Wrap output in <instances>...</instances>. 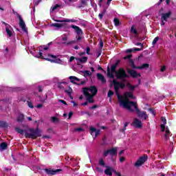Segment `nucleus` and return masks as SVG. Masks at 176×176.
<instances>
[{"mask_svg": "<svg viewBox=\"0 0 176 176\" xmlns=\"http://www.w3.org/2000/svg\"><path fill=\"white\" fill-rule=\"evenodd\" d=\"M123 107L126 109H128L129 112H134V109L131 108V107H133L138 113V118H140V119H142V120H146V119H148V118L146 111L140 110V109H138V105L137 104V103H135V102L124 101Z\"/></svg>", "mask_w": 176, "mask_h": 176, "instance_id": "1", "label": "nucleus"}, {"mask_svg": "<svg viewBox=\"0 0 176 176\" xmlns=\"http://www.w3.org/2000/svg\"><path fill=\"white\" fill-rule=\"evenodd\" d=\"M113 85L114 86V90L116 91V94L118 98V100L120 103V105H122L123 107V102H124V101H130L127 98H124L123 96H120V94H119V89H122V90H123V89L126 87V83H124V82H120L113 79Z\"/></svg>", "mask_w": 176, "mask_h": 176, "instance_id": "2", "label": "nucleus"}, {"mask_svg": "<svg viewBox=\"0 0 176 176\" xmlns=\"http://www.w3.org/2000/svg\"><path fill=\"white\" fill-rule=\"evenodd\" d=\"M161 120L162 124L160 125V129L162 133H164V140L165 141H168L170 140V134H171V132H170V129H168V126H166V124H167V120L166 119V117H162Z\"/></svg>", "mask_w": 176, "mask_h": 176, "instance_id": "3", "label": "nucleus"}, {"mask_svg": "<svg viewBox=\"0 0 176 176\" xmlns=\"http://www.w3.org/2000/svg\"><path fill=\"white\" fill-rule=\"evenodd\" d=\"M29 133L25 132V138H32V140H36L38 137H41L42 134L41 133V130L38 128H30Z\"/></svg>", "mask_w": 176, "mask_h": 176, "instance_id": "4", "label": "nucleus"}, {"mask_svg": "<svg viewBox=\"0 0 176 176\" xmlns=\"http://www.w3.org/2000/svg\"><path fill=\"white\" fill-rule=\"evenodd\" d=\"M116 77L117 79L126 82V79L130 78V76L127 74L126 70L123 67H120L116 72Z\"/></svg>", "mask_w": 176, "mask_h": 176, "instance_id": "5", "label": "nucleus"}, {"mask_svg": "<svg viewBox=\"0 0 176 176\" xmlns=\"http://www.w3.org/2000/svg\"><path fill=\"white\" fill-rule=\"evenodd\" d=\"M120 64V60H117V61L111 65V69L109 67H107V76L108 78H110L111 79H113L115 78V76L113 74H116L118 71H116V68H118V65Z\"/></svg>", "mask_w": 176, "mask_h": 176, "instance_id": "6", "label": "nucleus"}, {"mask_svg": "<svg viewBox=\"0 0 176 176\" xmlns=\"http://www.w3.org/2000/svg\"><path fill=\"white\" fill-rule=\"evenodd\" d=\"M38 55V58L45 60L46 61H50V63H58V61H60V59H57V56L55 55L49 54L47 58H45L42 53V50H39Z\"/></svg>", "mask_w": 176, "mask_h": 176, "instance_id": "7", "label": "nucleus"}, {"mask_svg": "<svg viewBox=\"0 0 176 176\" xmlns=\"http://www.w3.org/2000/svg\"><path fill=\"white\" fill-rule=\"evenodd\" d=\"M82 93L83 94H85V93H91L90 96L96 97V96H97V93H98V89H97V87L95 85L84 87L82 88Z\"/></svg>", "mask_w": 176, "mask_h": 176, "instance_id": "8", "label": "nucleus"}, {"mask_svg": "<svg viewBox=\"0 0 176 176\" xmlns=\"http://www.w3.org/2000/svg\"><path fill=\"white\" fill-rule=\"evenodd\" d=\"M108 155H110V156H111L112 158L113 157V156H118V148L113 147L111 149L104 151L103 153V156L104 157H107Z\"/></svg>", "mask_w": 176, "mask_h": 176, "instance_id": "9", "label": "nucleus"}, {"mask_svg": "<svg viewBox=\"0 0 176 176\" xmlns=\"http://www.w3.org/2000/svg\"><path fill=\"white\" fill-rule=\"evenodd\" d=\"M146 160H148V155H146L144 156L140 157L135 163V167H140V166H142V164H144Z\"/></svg>", "mask_w": 176, "mask_h": 176, "instance_id": "10", "label": "nucleus"}, {"mask_svg": "<svg viewBox=\"0 0 176 176\" xmlns=\"http://www.w3.org/2000/svg\"><path fill=\"white\" fill-rule=\"evenodd\" d=\"M44 171H45L47 175H56V174H58V173L63 171V169L45 168Z\"/></svg>", "mask_w": 176, "mask_h": 176, "instance_id": "11", "label": "nucleus"}, {"mask_svg": "<svg viewBox=\"0 0 176 176\" xmlns=\"http://www.w3.org/2000/svg\"><path fill=\"white\" fill-rule=\"evenodd\" d=\"M17 18L19 20V27L21 28V29L24 32H28L27 28H25V23H24V20H23L21 15H20L19 14H17Z\"/></svg>", "mask_w": 176, "mask_h": 176, "instance_id": "12", "label": "nucleus"}, {"mask_svg": "<svg viewBox=\"0 0 176 176\" xmlns=\"http://www.w3.org/2000/svg\"><path fill=\"white\" fill-rule=\"evenodd\" d=\"M126 72L127 74H129L131 78H135L138 76H141V74L137 73V72L134 69H127Z\"/></svg>", "mask_w": 176, "mask_h": 176, "instance_id": "13", "label": "nucleus"}, {"mask_svg": "<svg viewBox=\"0 0 176 176\" xmlns=\"http://www.w3.org/2000/svg\"><path fill=\"white\" fill-rule=\"evenodd\" d=\"M132 126L136 129H141L142 127V122L138 118H134Z\"/></svg>", "mask_w": 176, "mask_h": 176, "instance_id": "14", "label": "nucleus"}, {"mask_svg": "<svg viewBox=\"0 0 176 176\" xmlns=\"http://www.w3.org/2000/svg\"><path fill=\"white\" fill-rule=\"evenodd\" d=\"M71 28L75 30L76 33L77 34L78 36H82L83 35V30L79 28V26H76L75 25H72Z\"/></svg>", "mask_w": 176, "mask_h": 176, "instance_id": "15", "label": "nucleus"}, {"mask_svg": "<svg viewBox=\"0 0 176 176\" xmlns=\"http://www.w3.org/2000/svg\"><path fill=\"white\" fill-rule=\"evenodd\" d=\"M91 135L94 138H96L98 134H100V129H97L93 126L90 128Z\"/></svg>", "mask_w": 176, "mask_h": 176, "instance_id": "16", "label": "nucleus"}, {"mask_svg": "<svg viewBox=\"0 0 176 176\" xmlns=\"http://www.w3.org/2000/svg\"><path fill=\"white\" fill-rule=\"evenodd\" d=\"M84 96L87 98V102H89V104H94V100H93V98H94V96H91L90 93H86V92H85Z\"/></svg>", "mask_w": 176, "mask_h": 176, "instance_id": "17", "label": "nucleus"}, {"mask_svg": "<svg viewBox=\"0 0 176 176\" xmlns=\"http://www.w3.org/2000/svg\"><path fill=\"white\" fill-rule=\"evenodd\" d=\"M171 14H172L171 11H169L166 13H162L161 14V16H162L161 20L167 21V20H168V19H170V17H171Z\"/></svg>", "mask_w": 176, "mask_h": 176, "instance_id": "18", "label": "nucleus"}, {"mask_svg": "<svg viewBox=\"0 0 176 176\" xmlns=\"http://www.w3.org/2000/svg\"><path fill=\"white\" fill-rule=\"evenodd\" d=\"M56 23H76V19H63V20H55Z\"/></svg>", "mask_w": 176, "mask_h": 176, "instance_id": "19", "label": "nucleus"}, {"mask_svg": "<svg viewBox=\"0 0 176 176\" xmlns=\"http://www.w3.org/2000/svg\"><path fill=\"white\" fill-rule=\"evenodd\" d=\"M96 76L98 78V80H100V82H102V83H107V79H105V77H104V75L98 73L96 74Z\"/></svg>", "mask_w": 176, "mask_h": 176, "instance_id": "20", "label": "nucleus"}, {"mask_svg": "<svg viewBox=\"0 0 176 176\" xmlns=\"http://www.w3.org/2000/svg\"><path fill=\"white\" fill-rule=\"evenodd\" d=\"M88 1L89 0H80V4L78 6V8L80 9V8H85V6H88Z\"/></svg>", "mask_w": 176, "mask_h": 176, "instance_id": "21", "label": "nucleus"}, {"mask_svg": "<svg viewBox=\"0 0 176 176\" xmlns=\"http://www.w3.org/2000/svg\"><path fill=\"white\" fill-rule=\"evenodd\" d=\"M69 79L70 80L71 83H73L74 85H78V83L76 82H75V80H76L77 82H79V80H80V79H79L76 76H69Z\"/></svg>", "mask_w": 176, "mask_h": 176, "instance_id": "22", "label": "nucleus"}, {"mask_svg": "<svg viewBox=\"0 0 176 176\" xmlns=\"http://www.w3.org/2000/svg\"><path fill=\"white\" fill-rule=\"evenodd\" d=\"M76 61L81 63V64H85L87 63V56H82V58H76Z\"/></svg>", "mask_w": 176, "mask_h": 176, "instance_id": "23", "label": "nucleus"}, {"mask_svg": "<svg viewBox=\"0 0 176 176\" xmlns=\"http://www.w3.org/2000/svg\"><path fill=\"white\" fill-rule=\"evenodd\" d=\"M107 168L104 170V174L106 175H109V176H112V168L107 166H105Z\"/></svg>", "mask_w": 176, "mask_h": 176, "instance_id": "24", "label": "nucleus"}, {"mask_svg": "<svg viewBox=\"0 0 176 176\" xmlns=\"http://www.w3.org/2000/svg\"><path fill=\"white\" fill-rule=\"evenodd\" d=\"M124 96H125V98H127L128 100L129 98H134V95H133V92H126L124 94Z\"/></svg>", "mask_w": 176, "mask_h": 176, "instance_id": "25", "label": "nucleus"}, {"mask_svg": "<svg viewBox=\"0 0 176 176\" xmlns=\"http://www.w3.org/2000/svg\"><path fill=\"white\" fill-rule=\"evenodd\" d=\"M149 68V64L144 63L141 66H138V69H148Z\"/></svg>", "mask_w": 176, "mask_h": 176, "instance_id": "26", "label": "nucleus"}, {"mask_svg": "<svg viewBox=\"0 0 176 176\" xmlns=\"http://www.w3.org/2000/svg\"><path fill=\"white\" fill-rule=\"evenodd\" d=\"M129 64L133 69H138V66H135V64L134 63V60L133 59H129Z\"/></svg>", "mask_w": 176, "mask_h": 176, "instance_id": "27", "label": "nucleus"}, {"mask_svg": "<svg viewBox=\"0 0 176 176\" xmlns=\"http://www.w3.org/2000/svg\"><path fill=\"white\" fill-rule=\"evenodd\" d=\"M16 120L19 123H23V121L24 120V114H20L17 117Z\"/></svg>", "mask_w": 176, "mask_h": 176, "instance_id": "28", "label": "nucleus"}, {"mask_svg": "<svg viewBox=\"0 0 176 176\" xmlns=\"http://www.w3.org/2000/svg\"><path fill=\"white\" fill-rule=\"evenodd\" d=\"M15 131H16V133H19V134H25V133H27V130H24V129H21L19 127L15 128Z\"/></svg>", "mask_w": 176, "mask_h": 176, "instance_id": "29", "label": "nucleus"}, {"mask_svg": "<svg viewBox=\"0 0 176 176\" xmlns=\"http://www.w3.org/2000/svg\"><path fill=\"white\" fill-rule=\"evenodd\" d=\"M51 122L52 123H60V120L57 117L52 116L51 117Z\"/></svg>", "mask_w": 176, "mask_h": 176, "instance_id": "30", "label": "nucleus"}, {"mask_svg": "<svg viewBox=\"0 0 176 176\" xmlns=\"http://www.w3.org/2000/svg\"><path fill=\"white\" fill-rule=\"evenodd\" d=\"M0 148L3 151H5V149H8V143L7 142H2V143H1Z\"/></svg>", "mask_w": 176, "mask_h": 176, "instance_id": "31", "label": "nucleus"}, {"mask_svg": "<svg viewBox=\"0 0 176 176\" xmlns=\"http://www.w3.org/2000/svg\"><path fill=\"white\" fill-rule=\"evenodd\" d=\"M113 22L116 27H119V25H120V20H119V19L115 18Z\"/></svg>", "mask_w": 176, "mask_h": 176, "instance_id": "32", "label": "nucleus"}, {"mask_svg": "<svg viewBox=\"0 0 176 176\" xmlns=\"http://www.w3.org/2000/svg\"><path fill=\"white\" fill-rule=\"evenodd\" d=\"M10 27H6V32L7 33V35H8V36L11 37L12 35H13V33L12 32V30H9Z\"/></svg>", "mask_w": 176, "mask_h": 176, "instance_id": "33", "label": "nucleus"}, {"mask_svg": "<svg viewBox=\"0 0 176 176\" xmlns=\"http://www.w3.org/2000/svg\"><path fill=\"white\" fill-rule=\"evenodd\" d=\"M72 88H71L70 87H69L68 89H65V93H66L67 94V96H70L72 94Z\"/></svg>", "mask_w": 176, "mask_h": 176, "instance_id": "34", "label": "nucleus"}, {"mask_svg": "<svg viewBox=\"0 0 176 176\" xmlns=\"http://www.w3.org/2000/svg\"><path fill=\"white\" fill-rule=\"evenodd\" d=\"M74 43H76V41H65L63 43V45H65L66 46H69V45H72Z\"/></svg>", "mask_w": 176, "mask_h": 176, "instance_id": "35", "label": "nucleus"}, {"mask_svg": "<svg viewBox=\"0 0 176 176\" xmlns=\"http://www.w3.org/2000/svg\"><path fill=\"white\" fill-rule=\"evenodd\" d=\"M51 27H56V28H61V27H63V23H52L51 25Z\"/></svg>", "mask_w": 176, "mask_h": 176, "instance_id": "36", "label": "nucleus"}, {"mask_svg": "<svg viewBox=\"0 0 176 176\" xmlns=\"http://www.w3.org/2000/svg\"><path fill=\"white\" fill-rule=\"evenodd\" d=\"M131 32H132V34H134V35H138V31H137V29H135L134 26H132L131 28Z\"/></svg>", "mask_w": 176, "mask_h": 176, "instance_id": "37", "label": "nucleus"}, {"mask_svg": "<svg viewBox=\"0 0 176 176\" xmlns=\"http://www.w3.org/2000/svg\"><path fill=\"white\" fill-rule=\"evenodd\" d=\"M98 164L101 166V167H105V162L104 161V159L101 158L99 160Z\"/></svg>", "mask_w": 176, "mask_h": 176, "instance_id": "38", "label": "nucleus"}, {"mask_svg": "<svg viewBox=\"0 0 176 176\" xmlns=\"http://www.w3.org/2000/svg\"><path fill=\"white\" fill-rule=\"evenodd\" d=\"M0 127H3V129L8 127V123L4 121H0Z\"/></svg>", "mask_w": 176, "mask_h": 176, "instance_id": "39", "label": "nucleus"}, {"mask_svg": "<svg viewBox=\"0 0 176 176\" xmlns=\"http://www.w3.org/2000/svg\"><path fill=\"white\" fill-rule=\"evenodd\" d=\"M66 83L65 82H60L58 85V89H61L62 90H64L65 89V87H64V85L65 86Z\"/></svg>", "mask_w": 176, "mask_h": 176, "instance_id": "40", "label": "nucleus"}, {"mask_svg": "<svg viewBox=\"0 0 176 176\" xmlns=\"http://www.w3.org/2000/svg\"><path fill=\"white\" fill-rule=\"evenodd\" d=\"M84 73V76L86 78L87 76H90L91 75V72H90V71L88 70H85L83 72Z\"/></svg>", "mask_w": 176, "mask_h": 176, "instance_id": "41", "label": "nucleus"}, {"mask_svg": "<svg viewBox=\"0 0 176 176\" xmlns=\"http://www.w3.org/2000/svg\"><path fill=\"white\" fill-rule=\"evenodd\" d=\"M113 94H115V92H113V91L109 90V91L107 93V97H109V98H111V97H112V96H113Z\"/></svg>", "mask_w": 176, "mask_h": 176, "instance_id": "42", "label": "nucleus"}, {"mask_svg": "<svg viewBox=\"0 0 176 176\" xmlns=\"http://www.w3.org/2000/svg\"><path fill=\"white\" fill-rule=\"evenodd\" d=\"M157 41H159V36H157V37H155V38L153 39V42H152L153 46H155V45H156V43H157Z\"/></svg>", "mask_w": 176, "mask_h": 176, "instance_id": "43", "label": "nucleus"}, {"mask_svg": "<svg viewBox=\"0 0 176 176\" xmlns=\"http://www.w3.org/2000/svg\"><path fill=\"white\" fill-rule=\"evenodd\" d=\"M148 111L151 112V113H152V115H153V116H156V111L155 109H153V108L148 109Z\"/></svg>", "mask_w": 176, "mask_h": 176, "instance_id": "44", "label": "nucleus"}, {"mask_svg": "<svg viewBox=\"0 0 176 176\" xmlns=\"http://www.w3.org/2000/svg\"><path fill=\"white\" fill-rule=\"evenodd\" d=\"M133 57L132 54H128L125 56H124L123 59L124 60H131L130 58H131Z\"/></svg>", "mask_w": 176, "mask_h": 176, "instance_id": "45", "label": "nucleus"}, {"mask_svg": "<svg viewBox=\"0 0 176 176\" xmlns=\"http://www.w3.org/2000/svg\"><path fill=\"white\" fill-rule=\"evenodd\" d=\"M27 104H28V106L29 107V108H31V109L34 108V105L32 104V102H31L30 100H28Z\"/></svg>", "mask_w": 176, "mask_h": 176, "instance_id": "46", "label": "nucleus"}, {"mask_svg": "<svg viewBox=\"0 0 176 176\" xmlns=\"http://www.w3.org/2000/svg\"><path fill=\"white\" fill-rule=\"evenodd\" d=\"M38 49H43V50H49V46H45V45H41L38 47Z\"/></svg>", "mask_w": 176, "mask_h": 176, "instance_id": "47", "label": "nucleus"}, {"mask_svg": "<svg viewBox=\"0 0 176 176\" xmlns=\"http://www.w3.org/2000/svg\"><path fill=\"white\" fill-rule=\"evenodd\" d=\"M58 8H61V5L56 4V5L52 8V11H54V10H56V9H58Z\"/></svg>", "mask_w": 176, "mask_h": 176, "instance_id": "48", "label": "nucleus"}, {"mask_svg": "<svg viewBox=\"0 0 176 176\" xmlns=\"http://www.w3.org/2000/svg\"><path fill=\"white\" fill-rule=\"evenodd\" d=\"M102 47H104V41H102V39H100V49L101 50V49H102Z\"/></svg>", "mask_w": 176, "mask_h": 176, "instance_id": "49", "label": "nucleus"}, {"mask_svg": "<svg viewBox=\"0 0 176 176\" xmlns=\"http://www.w3.org/2000/svg\"><path fill=\"white\" fill-rule=\"evenodd\" d=\"M135 87H138V85H132L129 89L131 91H134V90H135Z\"/></svg>", "mask_w": 176, "mask_h": 176, "instance_id": "50", "label": "nucleus"}, {"mask_svg": "<svg viewBox=\"0 0 176 176\" xmlns=\"http://www.w3.org/2000/svg\"><path fill=\"white\" fill-rule=\"evenodd\" d=\"M58 101V102H61L62 104H64V105H68V104H67V102H65V100H64L59 99Z\"/></svg>", "mask_w": 176, "mask_h": 176, "instance_id": "51", "label": "nucleus"}, {"mask_svg": "<svg viewBox=\"0 0 176 176\" xmlns=\"http://www.w3.org/2000/svg\"><path fill=\"white\" fill-rule=\"evenodd\" d=\"M85 50H86L87 54L90 55V47H87L85 48Z\"/></svg>", "mask_w": 176, "mask_h": 176, "instance_id": "52", "label": "nucleus"}, {"mask_svg": "<svg viewBox=\"0 0 176 176\" xmlns=\"http://www.w3.org/2000/svg\"><path fill=\"white\" fill-rule=\"evenodd\" d=\"M41 2H42V0H37L34 2V6H38Z\"/></svg>", "mask_w": 176, "mask_h": 176, "instance_id": "53", "label": "nucleus"}, {"mask_svg": "<svg viewBox=\"0 0 176 176\" xmlns=\"http://www.w3.org/2000/svg\"><path fill=\"white\" fill-rule=\"evenodd\" d=\"M104 14H105V12H102V13H100L98 15V17L101 19L102 17H104Z\"/></svg>", "mask_w": 176, "mask_h": 176, "instance_id": "54", "label": "nucleus"}, {"mask_svg": "<svg viewBox=\"0 0 176 176\" xmlns=\"http://www.w3.org/2000/svg\"><path fill=\"white\" fill-rule=\"evenodd\" d=\"M38 92L39 93H42V91H43V88L42 87V86L38 85Z\"/></svg>", "mask_w": 176, "mask_h": 176, "instance_id": "55", "label": "nucleus"}, {"mask_svg": "<svg viewBox=\"0 0 176 176\" xmlns=\"http://www.w3.org/2000/svg\"><path fill=\"white\" fill-rule=\"evenodd\" d=\"M2 24H3L4 25H6V27H10V28H12V26H10V25L6 23V22L1 21Z\"/></svg>", "mask_w": 176, "mask_h": 176, "instance_id": "56", "label": "nucleus"}, {"mask_svg": "<svg viewBox=\"0 0 176 176\" xmlns=\"http://www.w3.org/2000/svg\"><path fill=\"white\" fill-rule=\"evenodd\" d=\"M76 58H75V56H71L69 61V63H72V61H74V60H76Z\"/></svg>", "mask_w": 176, "mask_h": 176, "instance_id": "57", "label": "nucleus"}, {"mask_svg": "<svg viewBox=\"0 0 176 176\" xmlns=\"http://www.w3.org/2000/svg\"><path fill=\"white\" fill-rule=\"evenodd\" d=\"M135 45L136 46H140L142 49L144 48V45L142 43H136Z\"/></svg>", "mask_w": 176, "mask_h": 176, "instance_id": "58", "label": "nucleus"}, {"mask_svg": "<svg viewBox=\"0 0 176 176\" xmlns=\"http://www.w3.org/2000/svg\"><path fill=\"white\" fill-rule=\"evenodd\" d=\"M96 108H98V105L94 104L92 107H89V109H96Z\"/></svg>", "mask_w": 176, "mask_h": 176, "instance_id": "59", "label": "nucleus"}, {"mask_svg": "<svg viewBox=\"0 0 176 176\" xmlns=\"http://www.w3.org/2000/svg\"><path fill=\"white\" fill-rule=\"evenodd\" d=\"M141 50H142V48H137V47L133 48V52H141Z\"/></svg>", "mask_w": 176, "mask_h": 176, "instance_id": "60", "label": "nucleus"}, {"mask_svg": "<svg viewBox=\"0 0 176 176\" xmlns=\"http://www.w3.org/2000/svg\"><path fill=\"white\" fill-rule=\"evenodd\" d=\"M133 52H134L133 48V49H128L126 51V53H133Z\"/></svg>", "mask_w": 176, "mask_h": 176, "instance_id": "61", "label": "nucleus"}, {"mask_svg": "<svg viewBox=\"0 0 176 176\" xmlns=\"http://www.w3.org/2000/svg\"><path fill=\"white\" fill-rule=\"evenodd\" d=\"M72 115H74V112L70 111L69 113V118H68V119H71L72 118Z\"/></svg>", "mask_w": 176, "mask_h": 176, "instance_id": "62", "label": "nucleus"}, {"mask_svg": "<svg viewBox=\"0 0 176 176\" xmlns=\"http://www.w3.org/2000/svg\"><path fill=\"white\" fill-rule=\"evenodd\" d=\"M76 131H83V129L81 128V127H79V128H76L75 129Z\"/></svg>", "mask_w": 176, "mask_h": 176, "instance_id": "63", "label": "nucleus"}, {"mask_svg": "<svg viewBox=\"0 0 176 176\" xmlns=\"http://www.w3.org/2000/svg\"><path fill=\"white\" fill-rule=\"evenodd\" d=\"M76 40H77V41H81V39H82V37L81 36H76Z\"/></svg>", "mask_w": 176, "mask_h": 176, "instance_id": "64", "label": "nucleus"}]
</instances>
